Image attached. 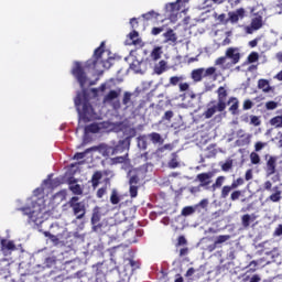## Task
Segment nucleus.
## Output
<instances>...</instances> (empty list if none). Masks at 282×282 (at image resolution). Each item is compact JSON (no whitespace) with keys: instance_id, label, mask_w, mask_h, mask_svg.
Listing matches in <instances>:
<instances>
[{"instance_id":"obj_5","label":"nucleus","mask_w":282,"mask_h":282,"mask_svg":"<svg viewBox=\"0 0 282 282\" xmlns=\"http://www.w3.org/2000/svg\"><path fill=\"white\" fill-rule=\"evenodd\" d=\"M186 6H188V0H176V2H171L165 6V17L172 22L177 21L180 12H186Z\"/></svg>"},{"instance_id":"obj_40","label":"nucleus","mask_w":282,"mask_h":282,"mask_svg":"<svg viewBox=\"0 0 282 282\" xmlns=\"http://www.w3.org/2000/svg\"><path fill=\"white\" fill-rule=\"evenodd\" d=\"M232 185L228 186H224L223 189H221V197L223 199H226V197H228V195H230V191H232Z\"/></svg>"},{"instance_id":"obj_16","label":"nucleus","mask_w":282,"mask_h":282,"mask_svg":"<svg viewBox=\"0 0 282 282\" xmlns=\"http://www.w3.org/2000/svg\"><path fill=\"white\" fill-rule=\"evenodd\" d=\"M163 36L165 39V43H170V45L177 43V35L175 32H173V30H167Z\"/></svg>"},{"instance_id":"obj_61","label":"nucleus","mask_w":282,"mask_h":282,"mask_svg":"<svg viewBox=\"0 0 282 282\" xmlns=\"http://www.w3.org/2000/svg\"><path fill=\"white\" fill-rule=\"evenodd\" d=\"M98 221H100V216L97 213H94V215L91 217V223L98 224Z\"/></svg>"},{"instance_id":"obj_54","label":"nucleus","mask_w":282,"mask_h":282,"mask_svg":"<svg viewBox=\"0 0 282 282\" xmlns=\"http://www.w3.org/2000/svg\"><path fill=\"white\" fill-rule=\"evenodd\" d=\"M130 196L133 197H138V187L135 185H130Z\"/></svg>"},{"instance_id":"obj_22","label":"nucleus","mask_w":282,"mask_h":282,"mask_svg":"<svg viewBox=\"0 0 282 282\" xmlns=\"http://www.w3.org/2000/svg\"><path fill=\"white\" fill-rule=\"evenodd\" d=\"M273 191L274 193L271 194L268 199L273 203L281 202L282 192L279 189V187H273Z\"/></svg>"},{"instance_id":"obj_9","label":"nucleus","mask_w":282,"mask_h":282,"mask_svg":"<svg viewBox=\"0 0 282 282\" xmlns=\"http://www.w3.org/2000/svg\"><path fill=\"white\" fill-rule=\"evenodd\" d=\"M0 243H1V252L2 254H4V257L12 254V252L17 250V245H14V241L12 240L1 239Z\"/></svg>"},{"instance_id":"obj_4","label":"nucleus","mask_w":282,"mask_h":282,"mask_svg":"<svg viewBox=\"0 0 282 282\" xmlns=\"http://www.w3.org/2000/svg\"><path fill=\"white\" fill-rule=\"evenodd\" d=\"M44 236L48 237L54 246H58L65 243V239H67V228L58 225V223H54L50 226V231H44Z\"/></svg>"},{"instance_id":"obj_25","label":"nucleus","mask_w":282,"mask_h":282,"mask_svg":"<svg viewBox=\"0 0 282 282\" xmlns=\"http://www.w3.org/2000/svg\"><path fill=\"white\" fill-rule=\"evenodd\" d=\"M270 124H271L272 127H275V129H282V115H281V116L273 117V118L270 120Z\"/></svg>"},{"instance_id":"obj_17","label":"nucleus","mask_w":282,"mask_h":282,"mask_svg":"<svg viewBox=\"0 0 282 282\" xmlns=\"http://www.w3.org/2000/svg\"><path fill=\"white\" fill-rule=\"evenodd\" d=\"M204 78V68H196L192 70V79L194 83H202V79Z\"/></svg>"},{"instance_id":"obj_50","label":"nucleus","mask_w":282,"mask_h":282,"mask_svg":"<svg viewBox=\"0 0 282 282\" xmlns=\"http://www.w3.org/2000/svg\"><path fill=\"white\" fill-rule=\"evenodd\" d=\"M239 186H243V178H237L231 183V188H239Z\"/></svg>"},{"instance_id":"obj_21","label":"nucleus","mask_w":282,"mask_h":282,"mask_svg":"<svg viewBox=\"0 0 282 282\" xmlns=\"http://www.w3.org/2000/svg\"><path fill=\"white\" fill-rule=\"evenodd\" d=\"M150 58L152 61H160V58H162V47L160 46L154 47L150 54Z\"/></svg>"},{"instance_id":"obj_31","label":"nucleus","mask_w":282,"mask_h":282,"mask_svg":"<svg viewBox=\"0 0 282 282\" xmlns=\"http://www.w3.org/2000/svg\"><path fill=\"white\" fill-rule=\"evenodd\" d=\"M224 182H226V177L218 176L215 184L213 185V189L216 191V188H221V186H224Z\"/></svg>"},{"instance_id":"obj_23","label":"nucleus","mask_w":282,"mask_h":282,"mask_svg":"<svg viewBox=\"0 0 282 282\" xmlns=\"http://www.w3.org/2000/svg\"><path fill=\"white\" fill-rule=\"evenodd\" d=\"M138 36H139L138 31H132L129 34V39L131 42H129L128 44L129 45H140L141 41H140V39H138Z\"/></svg>"},{"instance_id":"obj_29","label":"nucleus","mask_w":282,"mask_h":282,"mask_svg":"<svg viewBox=\"0 0 282 282\" xmlns=\"http://www.w3.org/2000/svg\"><path fill=\"white\" fill-rule=\"evenodd\" d=\"M142 65V63L138 59H134L131 64H130V69H132L133 72H135V74H140L141 68L140 66Z\"/></svg>"},{"instance_id":"obj_48","label":"nucleus","mask_w":282,"mask_h":282,"mask_svg":"<svg viewBox=\"0 0 282 282\" xmlns=\"http://www.w3.org/2000/svg\"><path fill=\"white\" fill-rule=\"evenodd\" d=\"M248 61H249V63H257V61H259V53L252 52V53L248 56Z\"/></svg>"},{"instance_id":"obj_27","label":"nucleus","mask_w":282,"mask_h":282,"mask_svg":"<svg viewBox=\"0 0 282 282\" xmlns=\"http://www.w3.org/2000/svg\"><path fill=\"white\" fill-rule=\"evenodd\" d=\"M195 210H197V206H195V207L187 206L182 209V215H183V217H188L189 215H193V213H195Z\"/></svg>"},{"instance_id":"obj_30","label":"nucleus","mask_w":282,"mask_h":282,"mask_svg":"<svg viewBox=\"0 0 282 282\" xmlns=\"http://www.w3.org/2000/svg\"><path fill=\"white\" fill-rule=\"evenodd\" d=\"M56 263L55 257H48L45 259V262L43 263L42 268H52Z\"/></svg>"},{"instance_id":"obj_19","label":"nucleus","mask_w":282,"mask_h":282,"mask_svg":"<svg viewBox=\"0 0 282 282\" xmlns=\"http://www.w3.org/2000/svg\"><path fill=\"white\" fill-rule=\"evenodd\" d=\"M166 65H167L166 61L164 59L160 61L154 66V73H156L158 76H161V74H164V72L166 70Z\"/></svg>"},{"instance_id":"obj_60","label":"nucleus","mask_w":282,"mask_h":282,"mask_svg":"<svg viewBox=\"0 0 282 282\" xmlns=\"http://www.w3.org/2000/svg\"><path fill=\"white\" fill-rule=\"evenodd\" d=\"M105 193H107V189L106 188H99L97 191V197L102 198L105 196Z\"/></svg>"},{"instance_id":"obj_28","label":"nucleus","mask_w":282,"mask_h":282,"mask_svg":"<svg viewBox=\"0 0 282 282\" xmlns=\"http://www.w3.org/2000/svg\"><path fill=\"white\" fill-rule=\"evenodd\" d=\"M142 17L145 19V21H153V19H158L160 17V13L155 11H150L148 13L142 14Z\"/></svg>"},{"instance_id":"obj_33","label":"nucleus","mask_w":282,"mask_h":282,"mask_svg":"<svg viewBox=\"0 0 282 282\" xmlns=\"http://www.w3.org/2000/svg\"><path fill=\"white\" fill-rule=\"evenodd\" d=\"M215 113H217V108H215L214 106L209 107L205 112H204V117L206 119L213 118V116H215Z\"/></svg>"},{"instance_id":"obj_53","label":"nucleus","mask_w":282,"mask_h":282,"mask_svg":"<svg viewBox=\"0 0 282 282\" xmlns=\"http://www.w3.org/2000/svg\"><path fill=\"white\" fill-rule=\"evenodd\" d=\"M189 88H191V85L188 83L182 82L178 84L180 91H188Z\"/></svg>"},{"instance_id":"obj_56","label":"nucleus","mask_w":282,"mask_h":282,"mask_svg":"<svg viewBox=\"0 0 282 282\" xmlns=\"http://www.w3.org/2000/svg\"><path fill=\"white\" fill-rule=\"evenodd\" d=\"M221 169H223V171H225V172H228L229 170H231V169H232V161H227L226 163H224V164L221 165Z\"/></svg>"},{"instance_id":"obj_34","label":"nucleus","mask_w":282,"mask_h":282,"mask_svg":"<svg viewBox=\"0 0 282 282\" xmlns=\"http://www.w3.org/2000/svg\"><path fill=\"white\" fill-rule=\"evenodd\" d=\"M204 78L208 77V76H215V74H217V68L215 67H208V68H204Z\"/></svg>"},{"instance_id":"obj_18","label":"nucleus","mask_w":282,"mask_h":282,"mask_svg":"<svg viewBox=\"0 0 282 282\" xmlns=\"http://www.w3.org/2000/svg\"><path fill=\"white\" fill-rule=\"evenodd\" d=\"M138 170H130L128 175H129V184L135 186L138 182H140V177H138Z\"/></svg>"},{"instance_id":"obj_2","label":"nucleus","mask_w":282,"mask_h":282,"mask_svg":"<svg viewBox=\"0 0 282 282\" xmlns=\"http://www.w3.org/2000/svg\"><path fill=\"white\" fill-rule=\"evenodd\" d=\"M45 188H52V178L44 180L42 186L36 188L33 195L26 199L25 205L18 208L23 217H26L30 226H41L50 217L45 205Z\"/></svg>"},{"instance_id":"obj_46","label":"nucleus","mask_w":282,"mask_h":282,"mask_svg":"<svg viewBox=\"0 0 282 282\" xmlns=\"http://www.w3.org/2000/svg\"><path fill=\"white\" fill-rule=\"evenodd\" d=\"M110 202H111V204H113V205L120 203V197H118V192L112 191L111 196H110Z\"/></svg>"},{"instance_id":"obj_59","label":"nucleus","mask_w":282,"mask_h":282,"mask_svg":"<svg viewBox=\"0 0 282 282\" xmlns=\"http://www.w3.org/2000/svg\"><path fill=\"white\" fill-rule=\"evenodd\" d=\"M263 188L264 191H272V182L270 181L264 182Z\"/></svg>"},{"instance_id":"obj_52","label":"nucleus","mask_w":282,"mask_h":282,"mask_svg":"<svg viewBox=\"0 0 282 282\" xmlns=\"http://www.w3.org/2000/svg\"><path fill=\"white\" fill-rule=\"evenodd\" d=\"M250 124H253V127H259V124H261V120L257 116H251Z\"/></svg>"},{"instance_id":"obj_24","label":"nucleus","mask_w":282,"mask_h":282,"mask_svg":"<svg viewBox=\"0 0 282 282\" xmlns=\"http://www.w3.org/2000/svg\"><path fill=\"white\" fill-rule=\"evenodd\" d=\"M98 131H100V127H98L96 123H91L90 126L84 128L85 135H87V133H98Z\"/></svg>"},{"instance_id":"obj_32","label":"nucleus","mask_w":282,"mask_h":282,"mask_svg":"<svg viewBox=\"0 0 282 282\" xmlns=\"http://www.w3.org/2000/svg\"><path fill=\"white\" fill-rule=\"evenodd\" d=\"M182 82H184V76H173L170 78V85H173V87L180 85Z\"/></svg>"},{"instance_id":"obj_36","label":"nucleus","mask_w":282,"mask_h":282,"mask_svg":"<svg viewBox=\"0 0 282 282\" xmlns=\"http://www.w3.org/2000/svg\"><path fill=\"white\" fill-rule=\"evenodd\" d=\"M229 102L232 104L229 108V111H231L232 113H236L237 109H239V101L237 100V98H232L229 100Z\"/></svg>"},{"instance_id":"obj_45","label":"nucleus","mask_w":282,"mask_h":282,"mask_svg":"<svg viewBox=\"0 0 282 282\" xmlns=\"http://www.w3.org/2000/svg\"><path fill=\"white\" fill-rule=\"evenodd\" d=\"M226 96H228V94L226 93V88L219 87L218 88V100H225L226 101Z\"/></svg>"},{"instance_id":"obj_12","label":"nucleus","mask_w":282,"mask_h":282,"mask_svg":"<svg viewBox=\"0 0 282 282\" xmlns=\"http://www.w3.org/2000/svg\"><path fill=\"white\" fill-rule=\"evenodd\" d=\"M198 182H200V186L204 188L210 184V180H213V172L200 173L197 175Z\"/></svg>"},{"instance_id":"obj_49","label":"nucleus","mask_w":282,"mask_h":282,"mask_svg":"<svg viewBox=\"0 0 282 282\" xmlns=\"http://www.w3.org/2000/svg\"><path fill=\"white\" fill-rule=\"evenodd\" d=\"M276 107H279V104L275 102V101H268L265 104V108L269 110V111H273V109H276Z\"/></svg>"},{"instance_id":"obj_11","label":"nucleus","mask_w":282,"mask_h":282,"mask_svg":"<svg viewBox=\"0 0 282 282\" xmlns=\"http://www.w3.org/2000/svg\"><path fill=\"white\" fill-rule=\"evenodd\" d=\"M261 28H263V18L256 17L252 19L251 25L247 26V34H252L257 30H261Z\"/></svg>"},{"instance_id":"obj_55","label":"nucleus","mask_w":282,"mask_h":282,"mask_svg":"<svg viewBox=\"0 0 282 282\" xmlns=\"http://www.w3.org/2000/svg\"><path fill=\"white\" fill-rule=\"evenodd\" d=\"M240 197H241V192H240V191H235V192L230 195L231 202H237V199H239Z\"/></svg>"},{"instance_id":"obj_26","label":"nucleus","mask_w":282,"mask_h":282,"mask_svg":"<svg viewBox=\"0 0 282 282\" xmlns=\"http://www.w3.org/2000/svg\"><path fill=\"white\" fill-rule=\"evenodd\" d=\"M149 138H150L151 142H153V144H162V142H163L162 135H160V133H158V132L150 133Z\"/></svg>"},{"instance_id":"obj_43","label":"nucleus","mask_w":282,"mask_h":282,"mask_svg":"<svg viewBox=\"0 0 282 282\" xmlns=\"http://www.w3.org/2000/svg\"><path fill=\"white\" fill-rule=\"evenodd\" d=\"M89 151H94V148L87 149L85 152H78L74 155V160H83Z\"/></svg>"},{"instance_id":"obj_3","label":"nucleus","mask_w":282,"mask_h":282,"mask_svg":"<svg viewBox=\"0 0 282 282\" xmlns=\"http://www.w3.org/2000/svg\"><path fill=\"white\" fill-rule=\"evenodd\" d=\"M241 58L239 48L230 47L226 51V56L218 57L215 61V65L221 67V69H230L232 65H237Z\"/></svg>"},{"instance_id":"obj_47","label":"nucleus","mask_w":282,"mask_h":282,"mask_svg":"<svg viewBox=\"0 0 282 282\" xmlns=\"http://www.w3.org/2000/svg\"><path fill=\"white\" fill-rule=\"evenodd\" d=\"M112 164H122L127 162V156H117L111 159Z\"/></svg>"},{"instance_id":"obj_38","label":"nucleus","mask_w":282,"mask_h":282,"mask_svg":"<svg viewBox=\"0 0 282 282\" xmlns=\"http://www.w3.org/2000/svg\"><path fill=\"white\" fill-rule=\"evenodd\" d=\"M251 164H260L261 163V156L257 152H251L250 154Z\"/></svg>"},{"instance_id":"obj_57","label":"nucleus","mask_w":282,"mask_h":282,"mask_svg":"<svg viewBox=\"0 0 282 282\" xmlns=\"http://www.w3.org/2000/svg\"><path fill=\"white\" fill-rule=\"evenodd\" d=\"M243 109L245 110L252 109V101L250 99L245 100Z\"/></svg>"},{"instance_id":"obj_10","label":"nucleus","mask_w":282,"mask_h":282,"mask_svg":"<svg viewBox=\"0 0 282 282\" xmlns=\"http://www.w3.org/2000/svg\"><path fill=\"white\" fill-rule=\"evenodd\" d=\"M276 160H279L276 156H269V159L267 160V177H270L271 175H274L276 173Z\"/></svg>"},{"instance_id":"obj_20","label":"nucleus","mask_w":282,"mask_h":282,"mask_svg":"<svg viewBox=\"0 0 282 282\" xmlns=\"http://www.w3.org/2000/svg\"><path fill=\"white\" fill-rule=\"evenodd\" d=\"M252 140V134H247L240 139H237L236 144L237 147H248Z\"/></svg>"},{"instance_id":"obj_7","label":"nucleus","mask_w":282,"mask_h":282,"mask_svg":"<svg viewBox=\"0 0 282 282\" xmlns=\"http://www.w3.org/2000/svg\"><path fill=\"white\" fill-rule=\"evenodd\" d=\"M69 206L73 208L74 215H76L77 219H83V217H85V203H78L77 196H74L69 200Z\"/></svg>"},{"instance_id":"obj_13","label":"nucleus","mask_w":282,"mask_h":282,"mask_svg":"<svg viewBox=\"0 0 282 282\" xmlns=\"http://www.w3.org/2000/svg\"><path fill=\"white\" fill-rule=\"evenodd\" d=\"M243 14H246V11L243 9H237L234 12H229V19L231 23H237V21L243 19Z\"/></svg>"},{"instance_id":"obj_58","label":"nucleus","mask_w":282,"mask_h":282,"mask_svg":"<svg viewBox=\"0 0 282 282\" xmlns=\"http://www.w3.org/2000/svg\"><path fill=\"white\" fill-rule=\"evenodd\" d=\"M236 135H237V138H238V140H240L241 138H243L245 135H248V133H246V131H243V130H238L237 132H236Z\"/></svg>"},{"instance_id":"obj_41","label":"nucleus","mask_w":282,"mask_h":282,"mask_svg":"<svg viewBox=\"0 0 282 282\" xmlns=\"http://www.w3.org/2000/svg\"><path fill=\"white\" fill-rule=\"evenodd\" d=\"M268 147V142H261V141H258L256 144H254V151L257 153H259V151H263V149H265Z\"/></svg>"},{"instance_id":"obj_42","label":"nucleus","mask_w":282,"mask_h":282,"mask_svg":"<svg viewBox=\"0 0 282 282\" xmlns=\"http://www.w3.org/2000/svg\"><path fill=\"white\" fill-rule=\"evenodd\" d=\"M228 239H230L229 235L218 236L215 241V246H218L219 243H226V241H228Z\"/></svg>"},{"instance_id":"obj_62","label":"nucleus","mask_w":282,"mask_h":282,"mask_svg":"<svg viewBox=\"0 0 282 282\" xmlns=\"http://www.w3.org/2000/svg\"><path fill=\"white\" fill-rule=\"evenodd\" d=\"M177 246H186V238L184 236L178 237Z\"/></svg>"},{"instance_id":"obj_1","label":"nucleus","mask_w":282,"mask_h":282,"mask_svg":"<svg viewBox=\"0 0 282 282\" xmlns=\"http://www.w3.org/2000/svg\"><path fill=\"white\" fill-rule=\"evenodd\" d=\"M113 65V56L111 52L105 50V42H101L100 46L95 50L93 58L88 59L85 65L80 62H75L73 64L72 74L74 78L79 83L82 87V93H77L74 102L79 116V126L77 131L83 128L85 123L91 122L96 118V112L94 107L89 102V94L96 98L98 91H107L109 89L108 84H102L99 88H93L90 90H85V86L89 83L85 72H91V74L99 75L102 74L104 69H109Z\"/></svg>"},{"instance_id":"obj_44","label":"nucleus","mask_w":282,"mask_h":282,"mask_svg":"<svg viewBox=\"0 0 282 282\" xmlns=\"http://www.w3.org/2000/svg\"><path fill=\"white\" fill-rule=\"evenodd\" d=\"M216 111H224L226 109V100L218 99V104L214 105Z\"/></svg>"},{"instance_id":"obj_39","label":"nucleus","mask_w":282,"mask_h":282,"mask_svg":"<svg viewBox=\"0 0 282 282\" xmlns=\"http://www.w3.org/2000/svg\"><path fill=\"white\" fill-rule=\"evenodd\" d=\"M69 188L75 195H80L83 193V188L78 184H70Z\"/></svg>"},{"instance_id":"obj_51","label":"nucleus","mask_w":282,"mask_h":282,"mask_svg":"<svg viewBox=\"0 0 282 282\" xmlns=\"http://www.w3.org/2000/svg\"><path fill=\"white\" fill-rule=\"evenodd\" d=\"M100 177H102V174H100L99 172H96L93 175V186H98V182H99Z\"/></svg>"},{"instance_id":"obj_64","label":"nucleus","mask_w":282,"mask_h":282,"mask_svg":"<svg viewBox=\"0 0 282 282\" xmlns=\"http://www.w3.org/2000/svg\"><path fill=\"white\" fill-rule=\"evenodd\" d=\"M259 281H261V276H259V275H253L251 279H250V282H259Z\"/></svg>"},{"instance_id":"obj_35","label":"nucleus","mask_w":282,"mask_h":282,"mask_svg":"<svg viewBox=\"0 0 282 282\" xmlns=\"http://www.w3.org/2000/svg\"><path fill=\"white\" fill-rule=\"evenodd\" d=\"M107 144H100L97 148H93V151H98V153L102 154L104 158H107Z\"/></svg>"},{"instance_id":"obj_37","label":"nucleus","mask_w":282,"mask_h":282,"mask_svg":"<svg viewBox=\"0 0 282 282\" xmlns=\"http://www.w3.org/2000/svg\"><path fill=\"white\" fill-rule=\"evenodd\" d=\"M122 104L126 106V109H127V107L131 106V93L123 94Z\"/></svg>"},{"instance_id":"obj_15","label":"nucleus","mask_w":282,"mask_h":282,"mask_svg":"<svg viewBox=\"0 0 282 282\" xmlns=\"http://www.w3.org/2000/svg\"><path fill=\"white\" fill-rule=\"evenodd\" d=\"M257 220V215L254 214H246L241 217V224L243 226V228H249L250 227V223L251 221H256Z\"/></svg>"},{"instance_id":"obj_6","label":"nucleus","mask_w":282,"mask_h":282,"mask_svg":"<svg viewBox=\"0 0 282 282\" xmlns=\"http://www.w3.org/2000/svg\"><path fill=\"white\" fill-rule=\"evenodd\" d=\"M120 94H122V89L117 88L115 90H109L108 94L104 96L102 104L108 105L115 109V111H118L120 109Z\"/></svg>"},{"instance_id":"obj_63","label":"nucleus","mask_w":282,"mask_h":282,"mask_svg":"<svg viewBox=\"0 0 282 282\" xmlns=\"http://www.w3.org/2000/svg\"><path fill=\"white\" fill-rule=\"evenodd\" d=\"M275 237H281L282 235V225H279V227L274 231Z\"/></svg>"},{"instance_id":"obj_8","label":"nucleus","mask_w":282,"mask_h":282,"mask_svg":"<svg viewBox=\"0 0 282 282\" xmlns=\"http://www.w3.org/2000/svg\"><path fill=\"white\" fill-rule=\"evenodd\" d=\"M129 139H124L119 141V144L116 148L107 145V158L116 155V153H122V151H129Z\"/></svg>"},{"instance_id":"obj_14","label":"nucleus","mask_w":282,"mask_h":282,"mask_svg":"<svg viewBox=\"0 0 282 282\" xmlns=\"http://www.w3.org/2000/svg\"><path fill=\"white\" fill-rule=\"evenodd\" d=\"M258 89H261L264 94H270L272 86H270V82L268 79H259Z\"/></svg>"}]
</instances>
